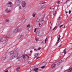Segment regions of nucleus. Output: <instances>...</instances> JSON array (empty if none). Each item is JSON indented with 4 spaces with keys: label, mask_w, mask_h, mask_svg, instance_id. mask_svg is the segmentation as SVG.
Returning <instances> with one entry per match:
<instances>
[{
    "label": "nucleus",
    "mask_w": 72,
    "mask_h": 72,
    "mask_svg": "<svg viewBox=\"0 0 72 72\" xmlns=\"http://www.w3.org/2000/svg\"><path fill=\"white\" fill-rule=\"evenodd\" d=\"M46 7V6H43L40 7V9H43V8H45Z\"/></svg>",
    "instance_id": "f3484780"
},
{
    "label": "nucleus",
    "mask_w": 72,
    "mask_h": 72,
    "mask_svg": "<svg viewBox=\"0 0 72 72\" xmlns=\"http://www.w3.org/2000/svg\"><path fill=\"white\" fill-rule=\"evenodd\" d=\"M39 58H40V57H37V59H38Z\"/></svg>",
    "instance_id": "8fccbe9b"
},
{
    "label": "nucleus",
    "mask_w": 72,
    "mask_h": 72,
    "mask_svg": "<svg viewBox=\"0 0 72 72\" xmlns=\"http://www.w3.org/2000/svg\"><path fill=\"white\" fill-rule=\"evenodd\" d=\"M23 28V27L22 26H20L19 27L17 28L16 29L14 30L13 31L14 33H15L18 31H19L21 30H22Z\"/></svg>",
    "instance_id": "7ed1b4c3"
},
{
    "label": "nucleus",
    "mask_w": 72,
    "mask_h": 72,
    "mask_svg": "<svg viewBox=\"0 0 72 72\" xmlns=\"http://www.w3.org/2000/svg\"><path fill=\"white\" fill-rule=\"evenodd\" d=\"M6 57L5 56L2 59L3 60H5V59H6Z\"/></svg>",
    "instance_id": "a878e982"
},
{
    "label": "nucleus",
    "mask_w": 72,
    "mask_h": 72,
    "mask_svg": "<svg viewBox=\"0 0 72 72\" xmlns=\"http://www.w3.org/2000/svg\"><path fill=\"white\" fill-rule=\"evenodd\" d=\"M9 35H7L6 37L3 38L2 39H2V44H5L6 42L8 41V37H9Z\"/></svg>",
    "instance_id": "f03ea898"
},
{
    "label": "nucleus",
    "mask_w": 72,
    "mask_h": 72,
    "mask_svg": "<svg viewBox=\"0 0 72 72\" xmlns=\"http://www.w3.org/2000/svg\"><path fill=\"white\" fill-rule=\"evenodd\" d=\"M57 26H56L54 28V29H55V28H57Z\"/></svg>",
    "instance_id": "09e8293b"
},
{
    "label": "nucleus",
    "mask_w": 72,
    "mask_h": 72,
    "mask_svg": "<svg viewBox=\"0 0 72 72\" xmlns=\"http://www.w3.org/2000/svg\"><path fill=\"white\" fill-rule=\"evenodd\" d=\"M55 65H56V64H55L53 66L51 67V68H54V67H55Z\"/></svg>",
    "instance_id": "473e14b6"
},
{
    "label": "nucleus",
    "mask_w": 72,
    "mask_h": 72,
    "mask_svg": "<svg viewBox=\"0 0 72 72\" xmlns=\"http://www.w3.org/2000/svg\"><path fill=\"white\" fill-rule=\"evenodd\" d=\"M39 4H40V5H41V4H42V2H40V3H39Z\"/></svg>",
    "instance_id": "49530a36"
},
{
    "label": "nucleus",
    "mask_w": 72,
    "mask_h": 72,
    "mask_svg": "<svg viewBox=\"0 0 72 72\" xmlns=\"http://www.w3.org/2000/svg\"><path fill=\"white\" fill-rule=\"evenodd\" d=\"M30 53H32V51H30Z\"/></svg>",
    "instance_id": "5fc2aeb1"
},
{
    "label": "nucleus",
    "mask_w": 72,
    "mask_h": 72,
    "mask_svg": "<svg viewBox=\"0 0 72 72\" xmlns=\"http://www.w3.org/2000/svg\"><path fill=\"white\" fill-rule=\"evenodd\" d=\"M40 33V32L39 31H38L37 33V36H39Z\"/></svg>",
    "instance_id": "9b49d317"
},
{
    "label": "nucleus",
    "mask_w": 72,
    "mask_h": 72,
    "mask_svg": "<svg viewBox=\"0 0 72 72\" xmlns=\"http://www.w3.org/2000/svg\"><path fill=\"white\" fill-rule=\"evenodd\" d=\"M7 4H10V5H11L12 4V2H9L8 3H7Z\"/></svg>",
    "instance_id": "393cba45"
},
{
    "label": "nucleus",
    "mask_w": 72,
    "mask_h": 72,
    "mask_svg": "<svg viewBox=\"0 0 72 72\" xmlns=\"http://www.w3.org/2000/svg\"><path fill=\"white\" fill-rule=\"evenodd\" d=\"M66 13L67 14L68 12L67 11H66Z\"/></svg>",
    "instance_id": "bf43d9fd"
},
{
    "label": "nucleus",
    "mask_w": 72,
    "mask_h": 72,
    "mask_svg": "<svg viewBox=\"0 0 72 72\" xmlns=\"http://www.w3.org/2000/svg\"><path fill=\"white\" fill-rule=\"evenodd\" d=\"M21 37H22V35H21L20 36H19V37H18V38L19 39H20V38H21Z\"/></svg>",
    "instance_id": "79ce46f5"
},
{
    "label": "nucleus",
    "mask_w": 72,
    "mask_h": 72,
    "mask_svg": "<svg viewBox=\"0 0 72 72\" xmlns=\"http://www.w3.org/2000/svg\"><path fill=\"white\" fill-rule=\"evenodd\" d=\"M64 72H72V68H71L70 69L68 70L65 71Z\"/></svg>",
    "instance_id": "423d86ee"
},
{
    "label": "nucleus",
    "mask_w": 72,
    "mask_h": 72,
    "mask_svg": "<svg viewBox=\"0 0 72 72\" xmlns=\"http://www.w3.org/2000/svg\"><path fill=\"white\" fill-rule=\"evenodd\" d=\"M31 72V69H28L25 72Z\"/></svg>",
    "instance_id": "ddd939ff"
},
{
    "label": "nucleus",
    "mask_w": 72,
    "mask_h": 72,
    "mask_svg": "<svg viewBox=\"0 0 72 72\" xmlns=\"http://www.w3.org/2000/svg\"><path fill=\"white\" fill-rule=\"evenodd\" d=\"M28 64H30V63H31V62L30 61H28Z\"/></svg>",
    "instance_id": "ea45409f"
},
{
    "label": "nucleus",
    "mask_w": 72,
    "mask_h": 72,
    "mask_svg": "<svg viewBox=\"0 0 72 72\" xmlns=\"http://www.w3.org/2000/svg\"><path fill=\"white\" fill-rule=\"evenodd\" d=\"M59 42V41H58V42H57V44H58V43Z\"/></svg>",
    "instance_id": "603ef678"
},
{
    "label": "nucleus",
    "mask_w": 72,
    "mask_h": 72,
    "mask_svg": "<svg viewBox=\"0 0 72 72\" xmlns=\"http://www.w3.org/2000/svg\"><path fill=\"white\" fill-rule=\"evenodd\" d=\"M34 55L35 57H37L39 55V54L36 53Z\"/></svg>",
    "instance_id": "a211bd4d"
},
{
    "label": "nucleus",
    "mask_w": 72,
    "mask_h": 72,
    "mask_svg": "<svg viewBox=\"0 0 72 72\" xmlns=\"http://www.w3.org/2000/svg\"><path fill=\"white\" fill-rule=\"evenodd\" d=\"M22 9V6H19V10H21V9Z\"/></svg>",
    "instance_id": "412c9836"
},
{
    "label": "nucleus",
    "mask_w": 72,
    "mask_h": 72,
    "mask_svg": "<svg viewBox=\"0 0 72 72\" xmlns=\"http://www.w3.org/2000/svg\"><path fill=\"white\" fill-rule=\"evenodd\" d=\"M6 5L8 7H9V8L12 6V5H11V4H9L8 3L6 4Z\"/></svg>",
    "instance_id": "1a4fd4ad"
},
{
    "label": "nucleus",
    "mask_w": 72,
    "mask_h": 72,
    "mask_svg": "<svg viewBox=\"0 0 72 72\" xmlns=\"http://www.w3.org/2000/svg\"><path fill=\"white\" fill-rule=\"evenodd\" d=\"M6 22H9V20H6Z\"/></svg>",
    "instance_id": "c9c22d12"
},
{
    "label": "nucleus",
    "mask_w": 72,
    "mask_h": 72,
    "mask_svg": "<svg viewBox=\"0 0 72 72\" xmlns=\"http://www.w3.org/2000/svg\"><path fill=\"white\" fill-rule=\"evenodd\" d=\"M45 67V66H44L41 67V68L42 69H44V68Z\"/></svg>",
    "instance_id": "cd10ccee"
},
{
    "label": "nucleus",
    "mask_w": 72,
    "mask_h": 72,
    "mask_svg": "<svg viewBox=\"0 0 72 72\" xmlns=\"http://www.w3.org/2000/svg\"><path fill=\"white\" fill-rule=\"evenodd\" d=\"M15 3L17 5H19L20 4V3H19V2H17V1H16Z\"/></svg>",
    "instance_id": "f8f14e48"
},
{
    "label": "nucleus",
    "mask_w": 72,
    "mask_h": 72,
    "mask_svg": "<svg viewBox=\"0 0 72 72\" xmlns=\"http://www.w3.org/2000/svg\"><path fill=\"white\" fill-rule=\"evenodd\" d=\"M20 69V68L18 67V68H16V71H19V70Z\"/></svg>",
    "instance_id": "2eb2a0df"
},
{
    "label": "nucleus",
    "mask_w": 72,
    "mask_h": 72,
    "mask_svg": "<svg viewBox=\"0 0 72 72\" xmlns=\"http://www.w3.org/2000/svg\"><path fill=\"white\" fill-rule=\"evenodd\" d=\"M35 40L36 41H39V39H35Z\"/></svg>",
    "instance_id": "37998d69"
},
{
    "label": "nucleus",
    "mask_w": 72,
    "mask_h": 72,
    "mask_svg": "<svg viewBox=\"0 0 72 72\" xmlns=\"http://www.w3.org/2000/svg\"><path fill=\"white\" fill-rule=\"evenodd\" d=\"M66 26V25H65L64 26V28H66L67 27H65V26Z\"/></svg>",
    "instance_id": "4d7b16f0"
},
{
    "label": "nucleus",
    "mask_w": 72,
    "mask_h": 72,
    "mask_svg": "<svg viewBox=\"0 0 72 72\" xmlns=\"http://www.w3.org/2000/svg\"><path fill=\"white\" fill-rule=\"evenodd\" d=\"M34 50H35L36 51H37V50H36V49H35Z\"/></svg>",
    "instance_id": "3c124183"
},
{
    "label": "nucleus",
    "mask_w": 72,
    "mask_h": 72,
    "mask_svg": "<svg viewBox=\"0 0 72 72\" xmlns=\"http://www.w3.org/2000/svg\"><path fill=\"white\" fill-rule=\"evenodd\" d=\"M58 6V7H59V5H58V6Z\"/></svg>",
    "instance_id": "338daca9"
},
{
    "label": "nucleus",
    "mask_w": 72,
    "mask_h": 72,
    "mask_svg": "<svg viewBox=\"0 0 72 72\" xmlns=\"http://www.w3.org/2000/svg\"><path fill=\"white\" fill-rule=\"evenodd\" d=\"M58 39L57 41H60V37H61V36H60V35H58Z\"/></svg>",
    "instance_id": "6e6552de"
},
{
    "label": "nucleus",
    "mask_w": 72,
    "mask_h": 72,
    "mask_svg": "<svg viewBox=\"0 0 72 72\" xmlns=\"http://www.w3.org/2000/svg\"><path fill=\"white\" fill-rule=\"evenodd\" d=\"M41 49V48H39L38 49V50H40Z\"/></svg>",
    "instance_id": "58836bf2"
},
{
    "label": "nucleus",
    "mask_w": 72,
    "mask_h": 72,
    "mask_svg": "<svg viewBox=\"0 0 72 72\" xmlns=\"http://www.w3.org/2000/svg\"><path fill=\"white\" fill-rule=\"evenodd\" d=\"M5 72H8V70H7L5 71Z\"/></svg>",
    "instance_id": "6e6d98bb"
},
{
    "label": "nucleus",
    "mask_w": 72,
    "mask_h": 72,
    "mask_svg": "<svg viewBox=\"0 0 72 72\" xmlns=\"http://www.w3.org/2000/svg\"><path fill=\"white\" fill-rule=\"evenodd\" d=\"M70 21H72V19H70Z\"/></svg>",
    "instance_id": "774afa93"
},
{
    "label": "nucleus",
    "mask_w": 72,
    "mask_h": 72,
    "mask_svg": "<svg viewBox=\"0 0 72 72\" xmlns=\"http://www.w3.org/2000/svg\"><path fill=\"white\" fill-rule=\"evenodd\" d=\"M34 48H35V47H33V46L32 47V49H34Z\"/></svg>",
    "instance_id": "de8ad7c7"
},
{
    "label": "nucleus",
    "mask_w": 72,
    "mask_h": 72,
    "mask_svg": "<svg viewBox=\"0 0 72 72\" xmlns=\"http://www.w3.org/2000/svg\"><path fill=\"white\" fill-rule=\"evenodd\" d=\"M64 54H66V51H65L64 52Z\"/></svg>",
    "instance_id": "864d4df0"
},
{
    "label": "nucleus",
    "mask_w": 72,
    "mask_h": 72,
    "mask_svg": "<svg viewBox=\"0 0 72 72\" xmlns=\"http://www.w3.org/2000/svg\"><path fill=\"white\" fill-rule=\"evenodd\" d=\"M41 44H45V41H43L41 42Z\"/></svg>",
    "instance_id": "b1692460"
},
{
    "label": "nucleus",
    "mask_w": 72,
    "mask_h": 72,
    "mask_svg": "<svg viewBox=\"0 0 72 72\" xmlns=\"http://www.w3.org/2000/svg\"><path fill=\"white\" fill-rule=\"evenodd\" d=\"M50 24H51V22H50Z\"/></svg>",
    "instance_id": "680f3d73"
},
{
    "label": "nucleus",
    "mask_w": 72,
    "mask_h": 72,
    "mask_svg": "<svg viewBox=\"0 0 72 72\" xmlns=\"http://www.w3.org/2000/svg\"><path fill=\"white\" fill-rule=\"evenodd\" d=\"M60 16L59 18L57 19V20L59 21V20H60Z\"/></svg>",
    "instance_id": "f704fd0d"
},
{
    "label": "nucleus",
    "mask_w": 72,
    "mask_h": 72,
    "mask_svg": "<svg viewBox=\"0 0 72 72\" xmlns=\"http://www.w3.org/2000/svg\"><path fill=\"white\" fill-rule=\"evenodd\" d=\"M23 58H24L25 60H27V59L29 58V57L26 55H23L22 56L20 57V58L18 57L17 58V59H19V60H22V59H23Z\"/></svg>",
    "instance_id": "f257e3e1"
},
{
    "label": "nucleus",
    "mask_w": 72,
    "mask_h": 72,
    "mask_svg": "<svg viewBox=\"0 0 72 72\" xmlns=\"http://www.w3.org/2000/svg\"><path fill=\"white\" fill-rule=\"evenodd\" d=\"M21 5L22 7H25L26 6V3L25 1H23L21 3Z\"/></svg>",
    "instance_id": "39448f33"
},
{
    "label": "nucleus",
    "mask_w": 72,
    "mask_h": 72,
    "mask_svg": "<svg viewBox=\"0 0 72 72\" xmlns=\"http://www.w3.org/2000/svg\"><path fill=\"white\" fill-rule=\"evenodd\" d=\"M2 42V39H1V38L0 37V42Z\"/></svg>",
    "instance_id": "2f4dec72"
},
{
    "label": "nucleus",
    "mask_w": 72,
    "mask_h": 72,
    "mask_svg": "<svg viewBox=\"0 0 72 72\" xmlns=\"http://www.w3.org/2000/svg\"><path fill=\"white\" fill-rule=\"evenodd\" d=\"M18 56V53H16L14 55H12L10 58V60H12L15 58H17Z\"/></svg>",
    "instance_id": "20e7f679"
},
{
    "label": "nucleus",
    "mask_w": 72,
    "mask_h": 72,
    "mask_svg": "<svg viewBox=\"0 0 72 72\" xmlns=\"http://www.w3.org/2000/svg\"><path fill=\"white\" fill-rule=\"evenodd\" d=\"M11 10H9L7 8L5 10V12L6 13H8V12H10Z\"/></svg>",
    "instance_id": "0eeeda50"
},
{
    "label": "nucleus",
    "mask_w": 72,
    "mask_h": 72,
    "mask_svg": "<svg viewBox=\"0 0 72 72\" xmlns=\"http://www.w3.org/2000/svg\"><path fill=\"white\" fill-rule=\"evenodd\" d=\"M61 46V45H60L58 47L59 48V47H60Z\"/></svg>",
    "instance_id": "13d9d810"
},
{
    "label": "nucleus",
    "mask_w": 72,
    "mask_h": 72,
    "mask_svg": "<svg viewBox=\"0 0 72 72\" xmlns=\"http://www.w3.org/2000/svg\"><path fill=\"white\" fill-rule=\"evenodd\" d=\"M30 27V24H28L27 26V28H29Z\"/></svg>",
    "instance_id": "7c9ffc66"
},
{
    "label": "nucleus",
    "mask_w": 72,
    "mask_h": 72,
    "mask_svg": "<svg viewBox=\"0 0 72 72\" xmlns=\"http://www.w3.org/2000/svg\"><path fill=\"white\" fill-rule=\"evenodd\" d=\"M40 19H37V21H36V22H40Z\"/></svg>",
    "instance_id": "aec40b11"
},
{
    "label": "nucleus",
    "mask_w": 72,
    "mask_h": 72,
    "mask_svg": "<svg viewBox=\"0 0 72 72\" xmlns=\"http://www.w3.org/2000/svg\"><path fill=\"white\" fill-rule=\"evenodd\" d=\"M48 40V38H46L45 40V44L46 43V41Z\"/></svg>",
    "instance_id": "c85d7f7f"
},
{
    "label": "nucleus",
    "mask_w": 72,
    "mask_h": 72,
    "mask_svg": "<svg viewBox=\"0 0 72 72\" xmlns=\"http://www.w3.org/2000/svg\"><path fill=\"white\" fill-rule=\"evenodd\" d=\"M36 30H37V29H36V28H35V30H34V32H36Z\"/></svg>",
    "instance_id": "72a5a7b5"
},
{
    "label": "nucleus",
    "mask_w": 72,
    "mask_h": 72,
    "mask_svg": "<svg viewBox=\"0 0 72 72\" xmlns=\"http://www.w3.org/2000/svg\"><path fill=\"white\" fill-rule=\"evenodd\" d=\"M16 1H17V2L19 3H20L21 1L20 0H17Z\"/></svg>",
    "instance_id": "5701e85b"
},
{
    "label": "nucleus",
    "mask_w": 72,
    "mask_h": 72,
    "mask_svg": "<svg viewBox=\"0 0 72 72\" xmlns=\"http://www.w3.org/2000/svg\"><path fill=\"white\" fill-rule=\"evenodd\" d=\"M45 17V15L42 16V20H43L44 19V17Z\"/></svg>",
    "instance_id": "bb28decb"
},
{
    "label": "nucleus",
    "mask_w": 72,
    "mask_h": 72,
    "mask_svg": "<svg viewBox=\"0 0 72 72\" xmlns=\"http://www.w3.org/2000/svg\"><path fill=\"white\" fill-rule=\"evenodd\" d=\"M42 64L43 65V66H46V62H44Z\"/></svg>",
    "instance_id": "6ab92c4d"
},
{
    "label": "nucleus",
    "mask_w": 72,
    "mask_h": 72,
    "mask_svg": "<svg viewBox=\"0 0 72 72\" xmlns=\"http://www.w3.org/2000/svg\"><path fill=\"white\" fill-rule=\"evenodd\" d=\"M42 2V4H45L46 3V2Z\"/></svg>",
    "instance_id": "e433bc0d"
},
{
    "label": "nucleus",
    "mask_w": 72,
    "mask_h": 72,
    "mask_svg": "<svg viewBox=\"0 0 72 72\" xmlns=\"http://www.w3.org/2000/svg\"><path fill=\"white\" fill-rule=\"evenodd\" d=\"M60 1H58V4H60Z\"/></svg>",
    "instance_id": "a19ab883"
},
{
    "label": "nucleus",
    "mask_w": 72,
    "mask_h": 72,
    "mask_svg": "<svg viewBox=\"0 0 72 72\" xmlns=\"http://www.w3.org/2000/svg\"><path fill=\"white\" fill-rule=\"evenodd\" d=\"M53 10L54 9V8H53Z\"/></svg>",
    "instance_id": "69168bd1"
},
{
    "label": "nucleus",
    "mask_w": 72,
    "mask_h": 72,
    "mask_svg": "<svg viewBox=\"0 0 72 72\" xmlns=\"http://www.w3.org/2000/svg\"><path fill=\"white\" fill-rule=\"evenodd\" d=\"M50 9H51V7H50Z\"/></svg>",
    "instance_id": "052dcab7"
},
{
    "label": "nucleus",
    "mask_w": 72,
    "mask_h": 72,
    "mask_svg": "<svg viewBox=\"0 0 72 72\" xmlns=\"http://www.w3.org/2000/svg\"><path fill=\"white\" fill-rule=\"evenodd\" d=\"M62 26H63V25H61L60 27V28H61V27H62Z\"/></svg>",
    "instance_id": "a18cd8bd"
},
{
    "label": "nucleus",
    "mask_w": 72,
    "mask_h": 72,
    "mask_svg": "<svg viewBox=\"0 0 72 72\" xmlns=\"http://www.w3.org/2000/svg\"><path fill=\"white\" fill-rule=\"evenodd\" d=\"M71 11L69 10V14H71Z\"/></svg>",
    "instance_id": "c03bdc74"
},
{
    "label": "nucleus",
    "mask_w": 72,
    "mask_h": 72,
    "mask_svg": "<svg viewBox=\"0 0 72 72\" xmlns=\"http://www.w3.org/2000/svg\"><path fill=\"white\" fill-rule=\"evenodd\" d=\"M14 53V52L13 51H12L11 52H10L9 53V54L10 55H12Z\"/></svg>",
    "instance_id": "9d476101"
},
{
    "label": "nucleus",
    "mask_w": 72,
    "mask_h": 72,
    "mask_svg": "<svg viewBox=\"0 0 72 72\" xmlns=\"http://www.w3.org/2000/svg\"><path fill=\"white\" fill-rule=\"evenodd\" d=\"M39 26H41V24H39Z\"/></svg>",
    "instance_id": "0e129e2a"
},
{
    "label": "nucleus",
    "mask_w": 72,
    "mask_h": 72,
    "mask_svg": "<svg viewBox=\"0 0 72 72\" xmlns=\"http://www.w3.org/2000/svg\"><path fill=\"white\" fill-rule=\"evenodd\" d=\"M35 15H36V13L34 12L32 14V16L33 17H35Z\"/></svg>",
    "instance_id": "dca6fc26"
},
{
    "label": "nucleus",
    "mask_w": 72,
    "mask_h": 72,
    "mask_svg": "<svg viewBox=\"0 0 72 72\" xmlns=\"http://www.w3.org/2000/svg\"><path fill=\"white\" fill-rule=\"evenodd\" d=\"M66 49H67V48H65V50H66Z\"/></svg>",
    "instance_id": "e2e57ef3"
},
{
    "label": "nucleus",
    "mask_w": 72,
    "mask_h": 72,
    "mask_svg": "<svg viewBox=\"0 0 72 72\" xmlns=\"http://www.w3.org/2000/svg\"><path fill=\"white\" fill-rule=\"evenodd\" d=\"M53 14L54 16H55V15L56 14V12L55 11H54L53 12Z\"/></svg>",
    "instance_id": "4468645a"
},
{
    "label": "nucleus",
    "mask_w": 72,
    "mask_h": 72,
    "mask_svg": "<svg viewBox=\"0 0 72 72\" xmlns=\"http://www.w3.org/2000/svg\"><path fill=\"white\" fill-rule=\"evenodd\" d=\"M58 26H59V25H60V24H61V22L60 21H59L58 23Z\"/></svg>",
    "instance_id": "c756f323"
},
{
    "label": "nucleus",
    "mask_w": 72,
    "mask_h": 72,
    "mask_svg": "<svg viewBox=\"0 0 72 72\" xmlns=\"http://www.w3.org/2000/svg\"><path fill=\"white\" fill-rule=\"evenodd\" d=\"M69 0H67V1H66V3L67 4V2H68V1H69Z\"/></svg>",
    "instance_id": "4c0bfd02"
},
{
    "label": "nucleus",
    "mask_w": 72,
    "mask_h": 72,
    "mask_svg": "<svg viewBox=\"0 0 72 72\" xmlns=\"http://www.w3.org/2000/svg\"><path fill=\"white\" fill-rule=\"evenodd\" d=\"M38 70H39V68H36L34 70V71H38Z\"/></svg>",
    "instance_id": "4be33fe9"
}]
</instances>
